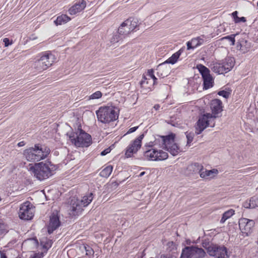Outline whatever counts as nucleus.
Masks as SVG:
<instances>
[{
  "instance_id": "obj_31",
  "label": "nucleus",
  "mask_w": 258,
  "mask_h": 258,
  "mask_svg": "<svg viewBox=\"0 0 258 258\" xmlns=\"http://www.w3.org/2000/svg\"><path fill=\"white\" fill-rule=\"evenodd\" d=\"M132 31L128 26L124 25V22L122 23L118 30V33L120 36H125L131 33Z\"/></svg>"
},
{
  "instance_id": "obj_29",
  "label": "nucleus",
  "mask_w": 258,
  "mask_h": 258,
  "mask_svg": "<svg viewBox=\"0 0 258 258\" xmlns=\"http://www.w3.org/2000/svg\"><path fill=\"white\" fill-rule=\"evenodd\" d=\"M182 50L180 49L177 52H175L172 55L171 57H170L168 59H167L165 63L174 64L178 59L179 57L181 54Z\"/></svg>"
},
{
  "instance_id": "obj_8",
  "label": "nucleus",
  "mask_w": 258,
  "mask_h": 258,
  "mask_svg": "<svg viewBox=\"0 0 258 258\" xmlns=\"http://www.w3.org/2000/svg\"><path fill=\"white\" fill-rule=\"evenodd\" d=\"M214 120L213 115L210 113L204 114L200 116L196 126V133L197 135H199L207 127L209 126L211 127L214 126Z\"/></svg>"
},
{
  "instance_id": "obj_16",
  "label": "nucleus",
  "mask_w": 258,
  "mask_h": 258,
  "mask_svg": "<svg viewBox=\"0 0 258 258\" xmlns=\"http://www.w3.org/2000/svg\"><path fill=\"white\" fill-rule=\"evenodd\" d=\"M210 108L212 113L211 114L215 119L218 117V114L223 110L222 103L221 100L215 99L211 101Z\"/></svg>"
},
{
  "instance_id": "obj_2",
  "label": "nucleus",
  "mask_w": 258,
  "mask_h": 258,
  "mask_svg": "<svg viewBox=\"0 0 258 258\" xmlns=\"http://www.w3.org/2000/svg\"><path fill=\"white\" fill-rule=\"evenodd\" d=\"M93 199L92 193L83 196L81 200L73 197L70 202L69 214L72 216L79 215L83 211V207H87L92 201Z\"/></svg>"
},
{
  "instance_id": "obj_54",
  "label": "nucleus",
  "mask_w": 258,
  "mask_h": 258,
  "mask_svg": "<svg viewBox=\"0 0 258 258\" xmlns=\"http://www.w3.org/2000/svg\"><path fill=\"white\" fill-rule=\"evenodd\" d=\"M160 258H170L169 257H167L166 256H165V255H162L161 256V257Z\"/></svg>"
},
{
  "instance_id": "obj_26",
  "label": "nucleus",
  "mask_w": 258,
  "mask_h": 258,
  "mask_svg": "<svg viewBox=\"0 0 258 258\" xmlns=\"http://www.w3.org/2000/svg\"><path fill=\"white\" fill-rule=\"evenodd\" d=\"M124 25L128 26L132 32L138 26V20L136 18H131L124 22Z\"/></svg>"
},
{
  "instance_id": "obj_18",
  "label": "nucleus",
  "mask_w": 258,
  "mask_h": 258,
  "mask_svg": "<svg viewBox=\"0 0 258 258\" xmlns=\"http://www.w3.org/2000/svg\"><path fill=\"white\" fill-rule=\"evenodd\" d=\"M41 59H43V62L46 64V66L48 68L56 61V58L55 55L50 51H46L42 53L40 56Z\"/></svg>"
},
{
  "instance_id": "obj_35",
  "label": "nucleus",
  "mask_w": 258,
  "mask_h": 258,
  "mask_svg": "<svg viewBox=\"0 0 258 258\" xmlns=\"http://www.w3.org/2000/svg\"><path fill=\"white\" fill-rule=\"evenodd\" d=\"M8 232V227L4 222L0 219V237L3 236Z\"/></svg>"
},
{
  "instance_id": "obj_28",
  "label": "nucleus",
  "mask_w": 258,
  "mask_h": 258,
  "mask_svg": "<svg viewBox=\"0 0 258 258\" xmlns=\"http://www.w3.org/2000/svg\"><path fill=\"white\" fill-rule=\"evenodd\" d=\"M212 70L213 72L218 74H223L226 73L224 67L221 63H213L212 67Z\"/></svg>"
},
{
  "instance_id": "obj_27",
  "label": "nucleus",
  "mask_w": 258,
  "mask_h": 258,
  "mask_svg": "<svg viewBox=\"0 0 258 258\" xmlns=\"http://www.w3.org/2000/svg\"><path fill=\"white\" fill-rule=\"evenodd\" d=\"M218 173V170L215 169H213L210 170H205V171L203 170H201V172H200V177L202 178H206L209 176L213 177L215 175H217Z\"/></svg>"
},
{
  "instance_id": "obj_12",
  "label": "nucleus",
  "mask_w": 258,
  "mask_h": 258,
  "mask_svg": "<svg viewBox=\"0 0 258 258\" xmlns=\"http://www.w3.org/2000/svg\"><path fill=\"white\" fill-rule=\"evenodd\" d=\"M34 209L29 202L23 204L19 210V216L20 219L29 220L34 216Z\"/></svg>"
},
{
  "instance_id": "obj_55",
  "label": "nucleus",
  "mask_w": 258,
  "mask_h": 258,
  "mask_svg": "<svg viewBox=\"0 0 258 258\" xmlns=\"http://www.w3.org/2000/svg\"><path fill=\"white\" fill-rule=\"evenodd\" d=\"M82 251V252H85V250H81Z\"/></svg>"
},
{
  "instance_id": "obj_42",
  "label": "nucleus",
  "mask_w": 258,
  "mask_h": 258,
  "mask_svg": "<svg viewBox=\"0 0 258 258\" xmlns=\"http://www.w3.org/2000/svg\"><path fill=\"white\" fill-rule=\"evenodd\" d=\"M52 242L51 240H48L43 244V247L46 249H48L52 245Z\"/></svg>"
},
{
  "instance_id": "obj_13",
  "label": "nucleus",
  "mask_w": 258,
  "mask_h": 258,
  "mask_svg": "<svg viewBox=\"0 0 258 258\" xmlns=\"http://www.w3.org/2000/svg\"><path fill=\"white\" fill-rule=\"evenodd\" d=\"M144 137V134L141 135L128 145L126 148L125 153V155L127 158L131 157L134 154L136 153L141 148L142 140Z\"/></svg>"
},
{
  "instance_id": "obj_36",
  "label": "nucleus",
  "mask_w": 258,
  "mask_h": 258,
  "mask_svg": "<svg viewBox=\"0 0 258 258\" xmlns=\"http://www.w3.org/2000/svg\"><path fill=\"white\" fill-rule=\"evenodd\" d=\"M237 35V34H232L229 36H227L225 37H224L221 39V40H224V39H230V41L231 42V45H235V37Z\"/></svg>"
},
{
  "instance_id": "obj_21",
  "label": "nucleus",
  "mask_w": 258,
  "mask_h": 258,
  "mask_svg": "<svg viewBox=\"0 0 258 258\" xmlns=\"http://www.w3.org/2000/svg\"><path fill=\"white\" fill-rule=\"evenodd\" d=\"M251 47V44L246 40L242 39L237 44V48L242 53H245L249 51Z\"/></svg>"
},
{
  "instance_id": "obj_43",
  "label": "nucleus",
  "mask_w": 258,
  "mask_h": 258,
  "mask_svg": "<svg viewBox=\"0 0 258 258\" xmlns=\"http://www.w3.org/2000/svg\"><path fill=\"white\" fill-rule=\"evenodd\" d=\"M191 43H192V45H194V47L195 48L200 46L199 43H198V40L197 39V37L193 38L191 40Z\"/></svg>"
},
{
  "instance_id": "obj_46",
  "label": "nucleus",
  "mask_w": 258,
  "mask_h": 258,
  "mask_svg": "<svg viewBox=\"0 0 258 258\" xmlns=\"http://www.w3.org/2000/svg\"><path fill=\"white\" fill-rule=\"evenodd\" d=\"M138 128V126H135V127L130 128L128 130V131H127V134H131V133H132L135 132Z\"/></svg>"
},
{
  "instance_id": "obj_6",
  "label": "nucleus",
  "mask_w": 258,
  "mask_h": 258,
  "mask_svg": "<svg viewBox=\"0 0 258 258\" xmlns=\"http://www.w3.org/2000/svg\"><path fill=\"white\" fill-rule=\"evenodd\" d=\"M151 149H148L144 153V157L148 161H158L164 160L168 158V153L162 150H157L153 147V145H149Z\"/></svg>"
},
{
  "instance_id": "obj_14",
  "label": "nucleus",
  "mask_w": 258,
  "mask_h": 258,
  "mask_svg": "<svg viewBox=\"0 0 258 258\" xmlns=\"http://www.w3.org/2000/svg\"><path fill=\"white\" fill-rule=\"evenodd\" d=\"M255 222L252 220L247 218H241L239 220V226L242 233L245 234L246 236L250 234L254 227Z\"/></svg>"
},
{
  "instance_id": "obj_3",
  "label": "nucleus",
  "mask_w": 258,
  "mask_h": 258,
  "mask_svg": "<svg viewBox=\"0 0 258 258\" xmlns=\"http://www.w3.org/2000/svg\"><path fill=\"white\" fill-rule=\"evenodd\" d=\"M49 152L48 148H43L37 145L34 147L26 149L24 152V155L28 161L38 162L45 158Z\"/></svg>"
},
{
  "instance_id": "obj_1",
  "label": "nucleus",
  "mask_w": 258,
  "mask_h": 258,
  "mask_svg": "<svg viewBox=\"0 0 258 258\" xmlns=\"http://www.w3.org/2000/svg\"><path fill=\"white\" fill-rule=\"evenodd\" d=\"M54 169V165L51 163L40 162L35 164L34 166H31L29 171L38 180H42L50 176Z\"/></svg>"
},
{
  "instance_id": "obj_37",
  "label": "nucleus",
  "mask_w": 258,
  "mask_h": 258,
  "mask_svg": "<svg viewBox=\"0 0 258 258\" xmlns=\"http://www.w3.org/2000/svg\"><path fill=\"white\" fill-rule=\"evenodd\" d=\"M102 93L100 91H96L89 97V99H99L102 96Z\"/></svg>"
},
{
  "instance_id": "obj_20",
  "label": "nucleus",
  "mask_w": 258,
  "mask_h": 258,
  "mask_svg": "<svg viewBox=\"0 0 258 258\" xmlns=\"http://www.w3.org/2000/svg\"><path fill=\"white\" fill-rule=\"evenodd\" d=\"M204 170L203 166L199 163H195L188 166L186 169V174L192 175L199 173L200 175L201 170Z\"/></svg>"
},
{
  "instance_id": "obj_41",
  "label": "nucleus",
  "mask_w": 258,
  "mask_h": 258,
  "mask_svg": "<svg viewBox=\"0 0 258 258\" xmlns=\"http://www.w3.org/2000/svg\"><path fill=\"white\" fill-rule=\"evenodd\" d=\"M234 22L236 23H239L240 22H246V19L244 17H242L241 18L236 17L235 18V21Z\"/></svg>"
},
{
  "instance_id": "obj_45",
  "label": "nucleus",
  "mask_w": 258,
  "mask_h": 258,
  "mask_svg": "<svg viewBox=\"0 0 258 258\" xmlns=\"http://www.w3.org/2000/svg\"><path fill=\"white\" fill-rule=\"evenodd\" d=\"M110 151H111V149H110V148H107L101 152V155L104 156V155H106L107 154L109 153L110 152Z\"/></svg>"
},
{
  "instance_id": "obj_53",
  "label": "nucleus",
  "mask_w": 258,
  "mask_h": 258,
  "mask_svg": "<svg viewBox=\"0 0 258 258\" xmlns=\"http://www.w3.org/2000/svg\"><path fill=\"white\" fill-rule=\"evenodd\" d=\"M145 172H142L140 174L139 176L141 177V176H143L145 174Z\"/></svg>"
},
{
  "instance_id": "obj_52",
  "label": "nucleus",
  "mask_w": 258,
  "mask_h": 258,
  "mask_svg": "<svg viewBox=\"0 0 258 258\" xmlns=\"http://www.w3.org/2000/svg\"><path fill=\"white\" fill-rule=\"evenodd\" d=\"M154 108L155 110H158L160 108V105L158 104H156L154 106Z\"/></svg>"
},
{
  "instance_id": "obj_44",
  "label": "nucleus",
  "mask_w": 258,
  "mask_h": 258,
  "mask_svg": "<svg viewBox=\"0 0 258 258\" xmlns=\"http://www.w3.org/2000/svg\"><path fill=\"white\" fill-rule=\"evenodd\" d=\"M187 45V49L188 50H189L190 49H194L195 47H194V45H192V43H191V41H189L186 43Z\"/></svg>"
},
{
  "instance_id": "obj_24",
  "label": "nucleus",
  "mask_w": 258,
  "mask_h": 258,
  "mask_svg": "<svg viewBox=\"0 0 258 258\" xmlns=\"http://www.w3.org/2000/svg\"><path fill=\"white\" fill-rule=\"evenodd\" d=\"M42 60L43 59H41L40 57L39 59L35 61L34 64V69L38 72H42L48 69L46 64Z\"/></svg>"
},
{
  "instance_id": "obj_7",
  "label": "nucleus",
  "mask_w": 258,
  "mask_h": 258,
  "mask_svg": "<svg viewBox=\"0 0 258 258\" xmlns=\"http://www.w3.org/2000/svg\"><path fill=\"white\" fill-rule=\"evenodd\" d=\"M174 135L171 134L167 136H161L158 139L161 141V148H165L173 156H176L179 152V148L174 143Z\"/></svg>"
},
{
  "instance_id": "obj_51",
  "label": "nucleus",
  "mask_w": 258,
  "mask_h": 258,
  "mask_svg": "<svg viewBox=\"0 0 258 258\" xmlns=\"http://www.w3.org/2000/svg\"><path fill=\"white\" fill-rule=\"evenodd\" d=\"M1 253V258H7V256L5 253L3 252L0 251Z\"/></svg>"
},
{
  "instance_id": "obj_32",
  "label": "nucleus",
  "mask_w": 258,
  "mask_h": 258,
  "mask_svg": "<svg viewBox=\"0 0 258 258\" xmlns=\"http://www.w3.org/2000/svg\"><path fill=\"white\" fill-rule=\"evenodd\" d=\"M112 169L113 166L111 165H108L100 172V175L102 177L107 178L110 175L112 171Z\"/></svg>"
},
{
  "instance_id": "obj_48",
  "label": "nucleus",
  "mask_w": 258,
  "mask_h": 258,
  "mask_svg": "<svg viewBox=\"0 0 258 258\" xmlns=\"http://www.w3.org/2000/svg\"><path fill=\"white\" fill-rule=\"evenodd\" d=\"M197 38L198 40V41H199V42H198V43H199V45H202L204 41V39L203 38H201L200 37H197Z\"/></svg>"
},
{
  "instance_id": "obj_23",
  "label": "nucleus",
  "mask_w": 258,
  "mask_h": 258,
  "mask_svg": "<svg viewBox=\"0 0 258 258\" xmlns=\"http://www.w3.org/2000/svg\"><path fill=\"white\" fill-rule=\"evenodd\" d=\"M156 70L157 75L161 78H164L169 74V70L164 67V63L158 65Z\"/></svg>"
},
{
  "instance_id": "obj_34",
  "label": "nucleus",
  "mask_w": 258,
  "mask_h": 258,
  "mask_svg": "<svg viewBox=\"0 0 258 258\" xmlns=\"http://www.w3.org/2000/svg\"><path fill=\"white\" fill-rule=\"evenodd\" d=\"M234 214V211L232 209H230L225 212L222 216V217L220 220V222L223 223L225 221L231 217Z\"/></svg>"
},
{
  "instance_id": "obj_17",
  "label": "nucleus",
  "mask_w": 258,
  "mask_h": 258,
  "mask_svg": "<svg viewBox=\"0 0 258 258\" xmlns=\"http://www.w3.org/2000/svg\"><path fill=\"white\" fill-rule=\"evenodd\" d=\"M60 222L56 213H53L50 217L49 223L48 225V232L52 233L53 231L59 227Z\"/></svg>"
},
{
  "instance_id": "obj_9",
  "label": "nucleus",
  "mask_w": 258,
  "mask_h": 258,
  "mask_svg": "<svg viewBox=\"0 0 258 258\" xmlns=\"http://www.w3.org/2000/svg\"><path fill=\"white\" fill-rule=\"evenodd\" d=\"M208 254L215 258H229L230 253L224 245H212L207 248Z\"/></svg>"
},
{
  "instance_id": "obj_4",
  "label": "nucleus",
  "mask_w": 258,
  "mask_h": 258,
  "mask_svg": "<svg viewBox=\"0 0 258 258\" xmlns=\"http://www.w3.org/2000/svg\"><path fill=\"white\" fill-rule=\"evenodd\" d=\"M71 142L77 147H87L92 143L91 136L82 129H78L76 133L67 134Z\"/></svg>"
},
{
  "instance_id": "obj_11",
  "label": "nucleus",
  "mask_w": 258,
  "mask_h": 258,
  "mask_svg": "<svg viewBox=\"0 0 258 258\" xmlns=\"http://www.w3.org/2000/svg\"><path fill=\"white\" fill-rule=\"evenodd\" d=\"M197 68L202 76L204 81V88L209 89L213 86V79L210 74L209 70L203 64H198Z\"/></svg>"
},
{
  "instance_id": "obj_5",
  "label": "nucleus",
  "mask_w": 258,
  "mask_h": 258,
  "mask_svg": "<svg viewBox=\"0 0 258 258\" xmlns=\"http://www.w3.org/2000/svg\"><path fill=\"white\" fill-rule=\"evenodd\" d=\"M96 113L98 120L104 123L113 121L118 118V114L112 106L101 107Z\"/></svg>"
},
{
  "instance_id": "obj_30",
  "label": "nucleus",
  "mask_w": 258,
  "mask_h": 258,
  "mask_svg": "<svg viewBox=\"0 0 258 258\" xmlns=\"http://www.w3.org/2000/svg\"><path fill=\"white\" fill-rule=\"evenodd\" d=\"M70 20V18L67 15H61L57 17L56 20L54 21V23L56 25H62L69 22Z\"/></svg>"
},
{
  "instance_id": "obj_33",
  "label": "nucleus",
  "mask_w": 258,
  "mask_h": 258,
  "mask_svg": "<svg viewBox=\"0 0 258 258\" xmlns=\"http://www.w3.org/2000/svg\"><path fill=\"white\" fill-rule=\"evenodd\" d=\"M80 250H84L86 255L89 256H92L94 254V250L89 245L83 244L80 246Z\"/></svg>"
},
{
  "instance_id": "obj_40",
  "label": "nucleus",
  "mask_w": 258,
  "mask_h": 258,
  "mask_svg": "<svg viewBox=\"0 0 258 258\" xmlns=\"http://www.w3.org/2000/svg\"><path fill=\"white\" fill-rule=\"evenodd\" d=\"M120 36L118 35H114L112 38L111 39V42L112 43L117 42L120 40Z\"/></svg>"
},
{
  "instance_id": "obj_22",
  "label": "nucleus",
  "mask_w": 258,
  "mask_h": 258,
  "mask_svg": "<svg viewBox=\"0 0 258 258\" xmlns=\"http://www.w3.org/2000/svg\"><path fill=\"white\" fill-rule=\"evenodd\" d=\"M243 206L245 208L254 209L258 207V198L253 197L248 201H245L243 204Z\"/></svg>"
},
{
  "instance_id": "obj_50",
  "label": "nucleus",
  "mask_w": 258,
  "mask_h": 258,
  "mask_svg": "<svg viewBox=\"0 0 258 258\" xmlns=\"http://www.w3.org/2000/svg\"><path fill=\"white\" fill-rule=\"evenodd\" d=\"M25 145V143L24 141H21L18 144L19 147H23Z\"/></svg>"
},
{
  "instance_id": "obj_38",
  "label": "nucleus",
  "mask_w": 258,
  "mask_h": 258,
  "mask_svg": "<svg viewBox=\"0 0 258 258\" xmlns=\"http://www.w3.org/2000/svg\"><path fill=\"white\" fill-rule=\"evenodd\" d=\"M230 92L224 91V90L220 91L218 93V94L219 95L222 96L223 97H224L225 98H228L230 95Z\"/></svg>"
},
{
  "instance_id": "obj_49",
  "label": "nucleus",
  "mask_w": 258,
  "mask_h": 258,
  "mask_svg": "<svg viewBox=\"0 0 258 258\" xmlns=\"http://www.w3.org/2000/svg\"><path fill=\"white\" fill-rule=\"evenodd\" d=\"M237 13H237V11H235V12H234L233 13H232V16H233V18H234V21H235V18H236V17H238V16H237Z\"/></svg>"
},
{
  "instance_id": "obj_56",
  "label": "nucleus",
  "mask_w": 258,
  "mask_h": 258,
  "mask_svg": "<svg viewBox=\"0 0 258 258\" xmlns=\"http://www.w3.org/2000/svg\"><path fill=\"white\" fill-rule=\"evenodd\" d=\"M1 200H2V199H1V198L0 197V201H1Z\"/></svg>"
},
{
  "instance_id": "obj_25",
  "label": "nucleus",
  "mask_w": 258,
  "mask_h": 258,
  "mask_svg": "<svg viewBox=\"0 0 258 258\" xmlns=\"http://www.w3.org/2000/svg\"><path fill=\"white\" fill-rule=\"evenodd\" d=\"M222 64L226 73H227L232 69L234 65L233 58L231 57L227 58L224 61L222 62Z\"/></svg>"
},
{
  "instance_id": "obj_10",
  "label": "nucleus",
  "mask_w": 258,
  "mask_h": 258,
  "mask_svg": "<svg viewBox=\"0 0 258 258\" xmlns=\"http://www.w3.org/2000/svg\"><path fill=\"white\" fill-rule=\"evenodd\" d=\"M205 255L202 248L197 246H186L182 249L180 258H202Z\"/></svg>"
},
{
  "instance_id": "obj_15",
  "label": "nucleus",
  "mask_w": 258,
  "mask_h": 258,
  "mask_svg": "<svg viewBox=\"0 0 258 258\" xmlns=\"http://www.w3.org/2000/svg\"><path fill=\"white\" fill-rule=\"evenodd\" d=\"M147 75L149 78H144L141 82V85L142 88L147 89H151V86L157 84V78L154 75V71L152 69L148 70Z\"/></svg>"
},
{
  "instance_id": "obj_39",
  "label": "nucleus",
  "mask_w": 258,
  "mask_h": 258,
  "mask_svg": "<svg viewBox=\"0 0 258 258\" xmlns=\"http://www.w3.org/2000/svg\"><path fill=\"white\" fill-rule=\"evenodd\" d=\"M186 138H187V144L188 145L193 140V139H194V134L191 133H187V134H186Z\"/></svg>"
},
{
  "instance_id": "obj_19",
  "label": "nucleus",
  "mask_w": 258,
  "mask_h": 258,
  "mask_svg": "<svg viewBox=\"0 0 258 258\" xmlns=\"http://www.w3.org/2000/svg\"><path fill=\"white\" fill-rule=\"evenodd\" d=\"M86 7V2L85 1L82 0L81 2L76 3L69 10V13L71 15H75L77 13L81 12Z\"/></svg>"
},
{
  "instance_id": "obj_47",
  "label": "nucleus",
  "mask_w": 258,
  "mask_h": 258,
  "mask_svg": "<svg viewBox=\"0 0 258 258\" xmlns=\"http://www.w3.org/2000/svg\"><path fill=\"white\" fill-rule=\"evenodd\" d=\"M3 42H4L5 46L6 47L8 46L10 44V40H9V38H4L3 40Z\"/></svg>"
}]
</instances>
